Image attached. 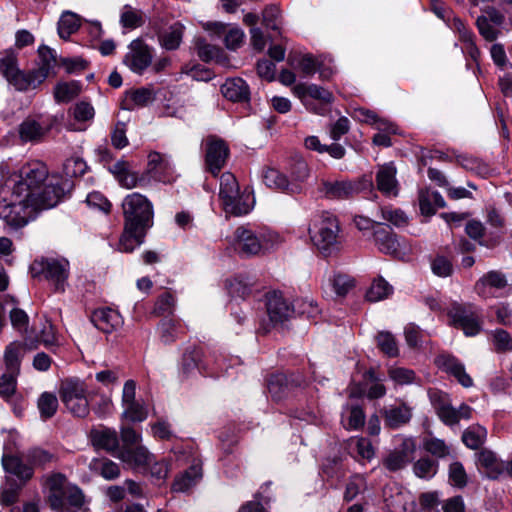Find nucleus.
Instances as JSON below:
<instances>
[{
    "mask_svg": "<svg viewBox=\"0 0 512 512\" xmlns=\"http://www.w3.org/2000/svg\"><path fill=\"white\" fill-rule=\"evenodd\" d=\"M508 286V281L504 273L497 270H491L484 274L477 282L476 289L480 295L486 296L491 290H502Z\"/></svg>",
    "mask_w": 512,
    "mask_h": 512,
    "instance_id": "nucleus-26",
    "label": "nucleus"
},
{
    "mask_svg": "<svg viewBox=\"0 0 512 512\" xmlns=\"http://www.w3.org/2000/svg\"><path fill=\"white\" fill-rule=\"evenodd\" d=\"M411 460L394 450L384 460L383 464L389 471H398L403 469Z\"/></svg>",
    "mask_w": 512,
    "mask_h": 512,
    "instance_id": "nucleus-64",
    "label": "nucleus"
},
{
    "mask_svg": "<svg viewBox=\"0 0 512 512\" xmlns=\"http://www.w3.org/2000/svg\"><path fill=\"white\" fill-rule=\"evenodd\" d=\"M373 240L382 253L396 255L400 250L396 234L389 226L378 224L373 231Z\"/></svg>",
    "mask_w": 512,
    "mask_h": 512,
    "instance_id": "nucleus-20",
    "label": "nucleus"
},
{
    "mask_svg": "<svg viewBox=\"0 0 512 512\" xmlns=\"http://www.w3.org/2000/svg\"><path fill=\"white\" fill-rule=\"evenodd\" d=\"M432 402L442 422L449 426L458 423L456 409L448 403L444 396L435 394L432 396Z\"/></svg>",
    "mask_w": 512,
    "mask_h": 512,
    "instance_id": "nucleus-38",
    "label": "nucleus"
},
{
    "mask_svg": "<svg viewBox=\"0 0 512 512\" xmlns=\"http://www.w3.org/2000/svg\"><path fill=\"white\" fill-rule=\"evenodd\" d=\"M47 166L40 161H32L23 165L19 170L18 180L15 182L12 194L15 197H25L26 200L48 180Z\"/></svg>",
    "mask_w": 512,
    "mask_h": 512,
    "instance_id": "nucleus-6",
    "label": "nucleus"
},
{
    "mask_svg": "<svg viewBox=\"0 0 512 512\" xmlns=\"http://www.w3.org/2000/svg\"><path fill=\"white\" fill-rule=\"evenodd\" d=\"M477 458L479 465L485 469L490 479H497L504 472V462L498 461L492 451L482 450L477 454Z\"/></svg>",
    "mask_w": 512,
    "mask_h": 512,
    "instance_id": "nucleus-31",
    "label": "nucleus"
},
{
    "mask_svg": "<svg viewBox=\"0 0 512 512\" xmlns=\"http://www.w3.org/2000/svg\"><path fill=\"white\" fill-rule=\"evenodd\" d=\"M120 23L123 27L135 29L143 25L144 20L141 13L130 6H125L121 13Z\"/></svg>",
    "mask_w": 512,
    "mask_h": 512,
    "instance_id": "nucleus-58",
    "label": "nucleus"
},
{
    "mask_svg": "<svg viewBox=\"0 0 512 512\" xmlns=\"http://www.w3.org/2000/svg\"><path fill=\"white\" fill-rule=\"evenodd\" d=\"M240 192L239 184L236 177L230 173L225 172L220 177V190L219 197L223 201L227 199L231 201L233 195H238Z\"/></svg>",
    "mask_w": 512,
    "mask_h": 512,
    "instance_id": "nucleus-46",
    "label": "nucleus"
},
{
    "mask_svg": "<svg viewBox=\"0 0 512 512\" xmlns=\"http://www.w3.org/2000/svg\"><path fill=\"white\" fill-rule=\"evenodd\" d=\"M263 181L269 188L293 192L290 182L285 174L275 168H267L263 173Z\"/></svg>",
    "mask_w": 512,
    "mask_h": 512,
    "instance_id": "nucleus-39",
    "label": "nucleus"
},
{
    "mask_svg": "<svg viewBox=\"0 0 512 512\" xmlns=\"http://www.w3.org/2000/svg\"><path fill=\"white\" fill-rule=\"evenodd\" d=\"M201 477V467L198 465H192L175 479L172 488L176 492H186L194 486Z\"/></svg>",
    "mask_w": 512,
    "mask_h": 512,
    "instance_id": "nucleus-37",
    "label": "nucleus"
},
{
    "mask_svg": "<svg viewBox=\"0 0 512 512\" xmlns=\"http://www.w3.org/2000/svg\"><path fill=\"white\" fill-rule=\"evenodd\" d=\"M71 188L72 183L69 180L50 179L36 192V195H31L27 201L35 212L50 209L55 207Z\"/></svg>",
    "mask_w": 512,
    "mask_h": 512,
    "instance_id": "nucleus-11",
    "label": "nucleus"
},
{
    "mask_svg": "<svg viewBox=\"0 0 512 512\" xmlns=\"http://www.w3.org/2000/svg\"><path fill=\"white\" fill-rule=\"evenodd\" d=\"M181 72L189 75L196 81H209L213 77V73L199 64L185 65L182 67Z\"/></svg>",
    "mask_w": 512,
    "mask_h": 512,
    "instance_id": "nucleus-63",
    "label": "nucleus"
},
{
    "mask_svg": "<svg viewBox=\"0 0 512 512\" xmlns=\"http://www.w3.org/2000/svg\"><path fill=\"white\" fill-rule=\"evenodd\" d=\"M59 397L66 409L75 417L85 418L90 413L87 399V388L77 378L62 380L59 386Z\"/></svg>",
    "mask_w": 512,
    "mask_h": 512,
    "instance_id": "nucleus-7",
    "label": "nucleus"
},
{
    "mask_svg": "<svg viewBox=\"0 0 512 512\" xmlns=\"http://www.w3.org/2000/svg\"><path fill=\"white\" fill-rule=\"evenodd\" d=\"M365 378L373 382V384L369 387L367 392V397L369 399H378L386 394V388L382 383H380V379L377 378L374 370H368L365 373Z\"/></svg>",
    "mask_w": 512,
    "mask_h": 512,
    "instance_id": "nucleus-62",
    "label": "nucleus"
},
{
    "mask_svg": "<svg viewBox=\"0 0 512 512\" xmlns=\"http://www.w3.org/2000/svg\"><path fill=\"white\" fill-rule=\"evenodd\" d=\"M448 317L451 325L461 329L466 336H475L481 330L480 314L472 305L453 304Z\"/></svg>",
    "mask_w": 512,
    "mask_h": 512,
    "instance_id": "nucleus-12",
    "label": "nucleus"
},
{
    "mask_svg": "<svg viewBox=\"0 0 512 512\" xmlns=\"http://www.w3.org/2000/svg\"><path fill=\"white\" fill-rule=\"evenodd\" d=\"M487 436V431L480 425L469 426L462 434L463 443L470 449L476 450L480 448Z\"/></svg>",
    "mask_w": 512,
    "mask_h": 512,
    "instance_id": "nucleus-42",
    "label": "nucleus"
},
{
    "mask_svg": "<svg viewBox=\"0 0 512 512\" xmlns=\"http://www.w3.org/2000/svg\"><path fill=\"white\" fill-rule=\"evenodd\" d=\"M396 173V167L392 163H389L380 167L376 174L377 188L386 196H397L398 194Z\"/></svg>",
    "mask_w": 512,
    "mask_h": 512,
    "instance_id": "nucleus-23",
    "label": "nucleus"
},
{
    "mask_svg": "<svg viewBox=\"0 0 512 512\" xmlns=\"http://www.w3.org/2000/svg\"><path fill=\"white\" fill-rule=\"evenodd\" d=\"M148 231H131L124 226L123 233L119 240V250L122 252H132L136 247L140 246L145 239Z\"/></svg>",
    "mask_w": 512,
    "mask_h": 512,
    "instance_id": "nucleus-40",
    "label": "nucleus"
},
{
    "mask_svg": "<svg viewBox=\"0 0 512 512\" xmlns=\"http://www.w3.org/2000/svg\"><path fill=\"white\" fill-rule=\"evenodd\" d=\"M267 313L273 325H283L290 320L296 313L308 317L317 313V307L312 302L297 300L290 303L280 291H272L267 294Z\"/></svg>",
    "mask_w": 512,
    "mask_h": 512,
    "instance_id": "nucleus-5",
    "label": "nucleus"
},
{
    "mask_svg": "<svg viewBox=\"0 0 512 512\" xmlns=\"http://www.w3.org/2000/svg\"><path fill=\"white\" fill-rule=\"evenodd\" d=\"M274 238L276 235L271 233H258L247 226H239L234 232L233 244L240 254L254 256L271 249Z\"/></svg>",
    "mask_w": 512,
    "mask_h": 512,
    "instance_id": "nucleus-9",
    "label": "nucleus"
},
{
    "mask_svg": "<svg viewBox=\"0 0 512 512\" xmlns=\"http://www.w3.org/2000/svg\"><path fill=\"white\" fill-rule=\"evenodd\" d=\"M354 117L361 122L375 125L376 129L378 130L394 132L393 125L387 120L380 119L378 115L372 110L366 108H357L354 110Z\"/></svg>",
    "mask_w": 512,
    "mask_h": 512,
    "instance_id": "nucleus-41",
    "label": "nucleus"
},
{
    "mask_svg": "<svg viewBox=\"0 0 512 512\" xmlns=\"http://www.w3.org/2000/svg\"><path fill=\"white\" fill-rule=\"evenodd\" d=\"M152 59V48L143 40L135 39L130 43L129 52L123 61L131 71L142 74L151 65Z\"/></svg>",
    "mask_w": 512,
    "mask_h": 512,
    "instance_id": "nucleus-14",
    "label": "nucleus"
},
{
    "mask_svg": "<svg viewBox=\"0 0 512 512\" xmlns=\"http://www.w3.org/2000/svg\"><path fill=\"white\" fill-rule=\"evenodd\" d=\"M86 162L80 157L68 158L63 164V173L67 177L82 176L87 170Z\"/></svg>",
    "mask_w": 512,
    "mask_h": 512,
    "instance_id": "nucleus-59",
    "label": "nucleus"
},
{
    "mask_svg": "<svg viewBox=\"0 0 512 512\" xmlns=\"http://www.w3.org/2000/svg\"><path fill=\"white\" fill-rule=\"evenodd\" d=\"M48 503L53 510L70 512L83 505L84 495L80 488L68 482L65 475L54 473L47 477Z\"/></svg>",
    "mask_w": 512,
    "mask_h": 512,
    "instance_id": "nucleus-3",
    "label": "nucleus"
},
{
    "mask_svg": "<svg viewBox=\"0 0 512 512\" xmlns=\"http://www.w3.org/2000/svg\"><path fill=\"white\" fill-rule=\"evenodd\" d=\"M449 479L455 487L463 488L467 485L468 476L462 463L456 461L450 464Z\"/></svg>",
    "mask_w": 512,
    "mask_h": 512,
    "instance_id": "nucleus-61",
    "label": "nucleus"
},
{
    "mask_svg": "<svg viewBox=\"0 0 512 512\" xmlns=\"http://www.w3.org/2000/svg\"><path fill=\"white\" fill-rule=\"evenodd\" d=\"M377 344L381 351L389 357H396L399 353L396 339L389 332H380L377 335Z\"/></svg>",
    "mask_w": 512,
    "mask_h": 512,
    "instance_id": "nucleus-55",
    "label": "nucleus"
},
{
    "mask_svg": "<svg viewBox=\"0 0 512 512\" xmlns=\"http://www.w3.org/2000/svg\"><path fill=\"white\" fill-rule=\"evenodd\" d=\"M223 96L234 102L248 101L250 91L247 83L242 78L227 79L221 86Z\"/></svg>",
    "mask_w": 512,
    "mask_h": 512,
    "instance_id": "nucleus-27",
    "label": "nucleus"
},
{
    "mask_svg": "<svg viewBox=\"0 0 512 512\" xmlns=\"http://www.w3.org/2000/svg\"><path fill=\"white\" fill-rule=\"evenodd\" d=\"M338 218L329 211L316 214L309 227V235L313 245L324 256L340 250L341 236Z\"/></svg>",
    "mask_w": 512,
    "mask_h": 512,
    "instance_id": "nucleus-2",
    "label": "nucleus"
},
{
    "mask_svg": "<svg viewBox=\"0 0 512 512\" xmlns=\"http://www.w3.org/2000/svg\"><path fill=\"white\" fill-rule=\"evenodd\" d=\"M438 463L428 457L420 458L413 466L414 473L419 478H430L437 472Z\"/></svg>",
    "mask_w": 512,
    "mask_h": 512,
    "instance_id": "nucleus-56",
    "label": "nucleus"
},
{
    "mask_svg": "<svg viewBox=\"0 0 512 512\" xmlns=\"http://www.w3.org/2000/svg\"><path fill=\"white\" fill-rule=\"evenodd\" d=\"M300 378L288 377L285 374L278 373L271 375L268 379V391L273 399L281 400L296 386L300 385Z\"/></svg>",
    "mask_w": 512,
    "mask_h": 512,
    "instance_id": "nucleus-22",
    "label": "nucleus"
},
{
    "mask_svg": "<svg viewBox=\"0 0 512 512\" xmlns=\"http://www.w3.org/2000/svg\"><path fill=\"white\" fill-rule=\"evenodd\" d=\"M29 343L33 345L43 344L46 348L52 347L56 344V336L54 326L48 320H44L40 323V327L36 333V340L26 338Z\"/></svg>",
    "mask_w": 512,
    "mask_h": 512,
    "instance_id": "nucleus-43",
    "label": "nucleus"
},
{
    "mask_svg": "<svg viewBox=\"0 0 512 512\" xmlns=\"http://www.w3.org/2000/svg\"><path fill=\"white\" fill-rule=\"evenodd\" d=\"M26 348L32 350L36 348V345L25 340L24 343L14 341L6 346L3 356L6 369L5 373L19 375L21 360Z\"/></svg>",
    "mask_w": 512,
    "mask_h": 512,
    "instance_id": "nucleus-18",
    "label": "nucleus"
},
{
    "mask_svg": "<svg viewBox=\"0 0 512 512\" xmlns=\"http://www.w3.org/2000/svg\"><path fill=\"white\" fill-rule=\"evenodd\" d=\"M423 449L437 458H445L450 455V446L437 437H426L423 440Z\"/></svg>",
    "mask_w": 512,
    "mask_h": 512,
    "instance_id": "nucleus-47",
    "label": "nucleus"
},
{
    "mask_svg": "<svg viewBox=\"0 0 512 512\" xmlns=\"http://www.w3.org/2000/svg\"><path fill=\"white\" fill-rule=\"evenodd\" d=\"M205 162L208 170L216 176L226 164L229 147L226 142L216 136H209L205 143Z\"/></svg>",
    "mask_w": 512,
    "mask_h": 512,
    "instance_id": "nucleus-15",
    "label": "nucleus"
},
{
    "mask_svg": "<svg viewBox=\"0 0 512 512\" xmlns=\"http://www.w3.org/2000/svg\"><path fill=\"white\" fill-rule=\"evenodd\" d=\"M232 197L231 201L227 199L222 201L226 213L234 216H242L251 211L252 204L249 201V195H244L239 192L238 195H233Z\"/></svg>",
    "mask_w": 512,
    "mask_h": 512,
    "instance_id": "nucleus-36",
    "label": "nucleus"
},
{
    "mask_svg": "<svg viewBox=\"0 0 512 512\" xmlns=\"http://www.w3.org/2000/svg\"><path fill=\"white\" fill-rule=\"evenodd\" d=\"M117 458L132 467L149 466L154 460L153 454L143 445L121 448L117 453Z\"/></svg>",
    "mask_w": 512,
    "mask_h": 512,
    "instance_id": "nucleus-21",
    "label": "nucleus"
},
{
    "mask_svg": "<svg viewBox=\"0 0 512 512\" xmlns=\"http://www.w3.org/2000/svg\"><path fill=\"white\" fill-rule=\"evenodd\" d=\"M154 98L153 91L146 87L127 91L124 108L127 110H133L136 107H144L153 102Z\"/></svg>",
    "mask_w": 512,
    "mask_h": 512,
    "instance_id": "nucleus-34",
    "label": "nucleus"
},
{
    "mask_svg": "<svg viewBox=\"0 0 512 512\" xmlns=\"http://www.w3.org/2000/svg\"><path fill=\"white\" fill-rule=\"evenodd\" d=\"M438 368L454 376L465 388L473 386L472 378L466 373L465 366L456 357L450 354H441L435 358Z\"/></svg>",
    "mask_w": 512,
    "mask_h": 512,
    "instance_id": "nucleus-17",
    "label": "nucleus"
},
{
    "mask_svg": "<svg viewBox=\"0 0 512 512\" xmlns=\"http://www.w3.org/2000/svg\"><path fill=\"white\" fill-rule=\"evenodd\" d=\"M362 188L361 183L323 180L320 183L318 190L328 199H347L358 194Z\"/></svg>",
    "mask_w": 512,
    "mask_h": 512,
    "instance_id": "nucleus-16",
    "label": "nucleus"
},
{
    "mask_svg": "<svg viewBox=\"0 0 512 512\" xmlns=\"http://www.w3.org/2000/svg\"><path fill=\"white\" fill-rule=\"evenodd\" d=\"M292 92L307 110L319 115H323L325 106L334 101V96L329 90L316 84L298 83L292 88Z\"/></svg>",
    "mask_w": 512,
    "mask_h": 512,
    "instance_id": "nucleus-10",
    "label": "nucleus"
},
{
    "mask_svg": "<svg viewBox=\"0 0 512 512\" xmlns=\"http://www.w3.org/2000/svg\"><path fill=\"white\" fill-rule=\"evenodd\" d=\"M92 324L104 333H111L120 324V315L111 308H100L91 314Z\"/></svg>",
    "mask_w": 512,
    "mask_h": 512,
    "instance_id": "nucleus-24",
    "label": "nucleus"
},
{
    "mask_svg": "<svg viewBox=\"0 0 512 512\" xmlns=\"http://www.w3.org/2000/svg\"><path fill=\"white\" fill-rule=\"evenodd\" d=\"M31 276L50 282L55 292L63 293L69 276V264L55 258L36 259L30 265Z\"/></svg>",
    "mask_w": 512,
    "mask_h": 512,
    "instance_id": "nucleus-8",
    "label": "nucleus"
},
{
    "mask_svg": "<svg viewBox=\"0 0 512 512\" xmlns=\"http://www.w3.org/2000/svg\"><path fill=\"white\" fill-rule=\"evenodd\" d=\"M122 406V418L130 422H143L148 417V408L143 402L137 400Z\"/></svg>",
    "mask_w": 512,
    "mask_h": 512,
    "instance_id": "nucleus-45",
    "label": "nucleus"
},
{
    "mask_svg": "<svg viewBox=\"0 0 512 512\" xmlns=\"http://www.w3.org/2000/svg\"><path fill=\"white\" fill-rule=\"evenodd\" d=\"M493 349L496 353H507L512 351V337L503 329H495L490 334Z\"/></svg>",
    "mask_w": 512,
    "mask_h": 512,
    "instance_id": "nucleus-50",
    "label": "nucleus"
},
{
    "mask_svg": "<svg viewBox=\"0 0 512 512\" xmlns=\"http://www.w3.org/2000/svg\"><path fill=\"white\" fill-rule=\"evenodd\" d=\"M392 293V286L382 277L374 280L366 293V299L370 302H377L385 299Z\"/></svg>",
    "mask_w": 512,
    "mask_h": 512,
    "instance_id": "nucleus-48",
    "label": "nucleus"
},
{
    "mask_svg": "<svg viewBox=\"0 0 512 512\" xmlns=\"http://www.w3.org/2000/svg\"><path fill=\"white\" fill-rule=\"evenodd\" d=\"M388 376L397 385H409L415 383L417 379L413 370L404 367L389 368Z\"/></svg>",
    "mask_w": 512,
    "mask_h": 512,
    "instance_id": "nucleus-54",
    "label": "nucleus"
},
{
    "mask_svg": "<svg viewBox=\"0 0 512 512\" xmlns=\"http://www.w3.org/2000/svg\"><path fill=\"white\" fill-rule=\"evenodd\" d=\"M38 57L37 67L29 72H24L18 67L16 54L8 51L0 58V74L17 91L36 89L45 79L55 73L57 64L55 52L47 46L39 47Z\"/></svg>",
    "mask_w": 512,
    "mask_h": 512,
    "instance_id": "nucleus-1",
    "label": "nucleus"
},
{
    "mask_svg": "<svg viewBox=\"0 0 512 512\" xmlns=\"http://www.w3.org/2000/svg\"><path fill=\"white\" fill-rule=\"evenodd\" d=\"M182 332L181 324L171 318H163L157 325L159 339L165 345L175 342Z\"/></svg>",
    "mask_w": 512,
    "mask_h": 512,
    "instance_id": "nucleus-32",
    "label": "nucleus"
},
{
    "mask_svg": "<svg viewBox=\"0 0 512 512\" xmlns=\"http://www.w3.org/2000/svg\"><path fill=\"white\" fill-rule=\"evenodd\" d=\"M412 418V408L402 403L400 405L390 406L384 410V423L392 429L400 428L410 422Z\"/></svg>",
    "mask_w": 512,
    "mask_h": 512,
    "instance_id": "nucleus-25",
    "label": "nucleus"
},
{
    "mask_svg": "<svg viewBox=\"0 0 512 512\" xmlns=\"http://www.w3.org/2000/svg\"><path fill=\"white\" fill-rule=\"evenodd\" d=\"M202 357V352L198 348H188L182 357L181 372L188 376L191 372L197 369Z\"/></svg>",
    "mask_w": 512,
    "mask_h": 512,
    "instance_id": "nucleus-53",
    "label": "nucleus"
},
{
    "mask_svg": "<svg viewBox=\"0 0 512 512\" xmlns=\"http://www.w3.org/2000/svg\"><path fill=\"white\" fill-rule=\"evenodd\" d=\"M89 469L106 480H114L120 475L119 465L108 458L92 459L89 463Z\"/></svg>",
    "mask_w": 512,
    "mask_h": 512,
    "instance_id": "nucleus-35",
    "label": "nucleus"
},
{
    "mask_svg": "<svg viewBox=\"0 0 512 512\" xmlns=\"http://www.w3.org/2000/svg\"><path fill=\"white\" fill-rule=\"evenodd\" d=\"M184 25L175 22L166 30L158 34L159 44L162 48L173 51L180 47L184 34Z\"/></svg>",
    "mask_w": 512,
    "mask_h": 512,
    "instance_id": "nucleus-28",
    "label": "nucleus"
},
{
    "mask_svg": "<svg viewBox=\"0 0 512 512\" xmlns=\"http://www.w3.org/2000/svg\"><path fill=\"white\" fill-rule=\"evenodd\" d=\"M81 86L78 82L59 83L55 87L54 95L59 102H69L79 95Z\"/></svg>",
    "mask_w": 512,
    "mask_h": 512,
    "instance_id": "nucleus-49",
    "label": "nucleus"
},
{
    "mask_svg": "<svg viewBox=\"0 0 512 512\" xmlns=\"http://www.w3.org/2000/svg\"><path fill=\"white\" fill-rule=\"evenodd\" d=\"M195 48L198 57L204 62H210L213 59L218 58L220 49L214 45L207 43L204 39H197Z\"/></svg>",
    "mask_w": 512,
    "mask_h": 512,
    "instance_id": "nucleus-60",
    "label": "nucleus"
},
{
    "mask_svg": "<svg viewBox=\"0 0 512 512\" xmlns=\"http://www.w3.org/2000/svg\"><path fill=\"white\" fill-rule=\"evenodd\" d=\"M175 307V298L170 292H164L161 294L154 305L153 314L156 316H162L165 314H172Z\"/></svg>",
    "mask_w": 512,
    "mask_h": 512,
    "instance_id": "nucleus-57",
    "label": "nucleus"
},
{
    "mask_svg": "<svg viewBox=\"0 0 512 512\" xmlns=\"http://www.w3.org/2000/svg\"><path fill=\"white\" fill-rule=\"evenodd\" d=\"M79 26L78 16L73 12L65 11L58 21V34L62 39H68L71 34L78 30Z\"/></svg>",
    "mask_w": 512,
    "mask_h": 512,
    "instance_id": "nucleus-44",
    "label": "nucleus"
},
{
    "mask_svg": "<svg viewBox=\"0 0 512 512\" xmlns=\"http://www.w3.org/2000/svg\"><path fill=\"white\" fill-rule=\"evenodd\" d=\"M51 125L43 126L34 119H26L19 126L20 138L25 142L40 141L48 133Z\"/></svg>",
    "mask_w": 512,
    "mask_h": 512,
    "instance_id": "nucleus-30",
    "label": "nucleus"
},
{
    "mask_svg": "<svg viewBox=\"0 0 512 512\" xmlns=\"http://www.w3.org/2000/svg\"><path fill=\"white\" fill-rule=\"evenodd\" d=\"M124 226L131 231H148L153 226L154 210L151 201L144 195L134 192L122 201Z\"/></svg>",
    "mask_w": 512,
    "mask_h": 512,
    "instance_id": "nucleus-4",
    "label": "nucleus"
},
{
    "mask_svg": "<svg viewBox=\"0 0 512 512\" xmlns=\"http://www.w3.org/2000/svg\"><path fill=\"white\" fill-rule=\"evenodd\" d=\"M17 198L19 199L18 201L0 203V218L13 230L27 225L35 212L25 197Z\"/></svg>",
    "mask_w": 512,
    "mask_h": 512,
    "instance_id": "nucleus-13",
    "label": "nucleus"
},
{
    "mask_svg": "<svg viewBox=\"0 0 512 512\" xmlns=\"http://www.w3.org/2000/svg\"><path fill=\"white\" fill-rule=\"evenodd\" d=\"M37 404L41 417L49 419L53 417L57 411L58 399L54 394L44 392L40 395Z\"/></svg>",
    "mask_w": 512,
    "mask_h": 512,
    "instance_id": "nucleus-51",
    "label": "nucleus"
},
{
    "mask_svg": "<svg viewBox=\"0 0 512 512\" xmlns=\"http://www.w3.org/2000/svg\"><path fill=\"white\" fill-rule=\"evenodd\" d=\"M2 465L6 472L17 476L23 481H27L33 476L32 467L24 464L21 459L16 456L3 455Z\"/></svg>",
    "mask_w": 512,
    "mask_h": 512,
    "instance_id": "nucleus-33",
    "label": "nucleus"
},
{
    "mask_svg": "<svg viewBox=\"0 0 512 512\" xmlns=\"http://www.w3.org/2000/svg\"><path fill=\"white\" fill-rule=\"evenodd\" d=\"M329 283L332 286L337 296H345L354 287V279L346 274L336 273L330 279Z\"/></svg>",
    "mask_w": 512,
    "mask_h": 512,
    "instance_id": "nucleus-52",
    "label": "nucleus"
},
{
    "mask_svg": "<svg viewBox=\"0 0 512 512\" xmlns=\"http://www.w3.org/2000/svg\"><path fill=\"white\" fill-rule=\"evenodd\" d=\"M91 442L94 447L103 449L117 457L119 448L118 434L114 429L101 427L90 432Z\"/></svg>",
    "mask_w": 512,
    "mask_h": 512,
    "instance_id": "nucleus-19",
    "label": "nucleus"
},
{
    "mask_svg": "<svg viewBox=\"0 0 512 512\" xmlns=\"http://www.w3.org/2000/svg\"><path fill=\"white\" fill-rule=\"evenodd\" d=\"M159 168L170 169V161L158 152H151L148 155V164L146 169L148 170V174L153 177L154 181L172 183L174 178L159 172Z\"/></svg>",
    "mask_w": 512,
    "mask_h": 512,
    "instance_id": "nucleus-29",
    "label": "nucleus"
}]
</instances>
